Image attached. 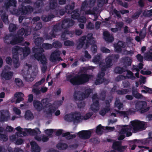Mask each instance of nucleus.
<instances>
[{
  "label": "nucleus",
  "instance_id": "nucleus-40",
  "mask_svg": "<svg viewBox=\"0 0 152 152\" xmlns=\"http://www.w3.org/2000/svg\"><path fill=\"white\" fill-rule=\"evenodd\" d=\"M25 129L28 130V131H27V132H29L31 134L35 136L37 135L38 134H40L41 133V132L39 128H37L36 130H32L31 129Z\"/></svg>",
  "mask_w": 152,
  "mask_h": 152
},
{
  "label": "nucleus",
  "instance_id": "nucleus-29",
  "mask_svg": "<svg viewBox=\"0 0 152 152\" xmlns=\"http://www.w3.org/2000/svg\"><path fill=\"white\" fill-rule=\"evenodd\" d=\"M39 1H37L34 4V6L35 8H39L41 7L40 9H39L38 10V13H41L43 12V10L42 9V8L44 6V4L42 2L43 0H39Z\"/></svg>",
  "mask_w": 152,
  "mask_h": 152
},
{
  "label": "nucleus",
  "instance_id": "nucleus-49",
  "mask_svg": "<svg viewBox=\"0 0 152 152\" xmlns=\"http://www.w3.org/2000/svg\"><path fill=\"white\" fill-rule=\"evenodd\" d=\"M43 41L42 37H38L35 39L34 43L37 46H39L41 45Z\"/></svg>",
  "mask_w": 152,
  "mask_h": 152
},
{
  "label": "nucleus",
  "instance_id": "nucleus-2",
  "mask_svg": "<svg viewBox=\"0 0 152 152\" xmlns=\"http://www.w3.org/2000/svg\"><path fill=\"white\" fill-rule=\"evenodd\" d=\"M14 14L16 15H25L31 13L33 11V8L30 5L25 6L22 5L18 9L13 10Z\"/></svg>",
  "mask_w": 152,
  "mask_h": 152
},
{
  "label": "nucleus",
  "instance_id": "nucleus-24",
  "mask_svg": "<svg viewBox=\"0 0 152 152\" xmlns=\"http://www.w3.org/2000/svg\"><path fill=\"white\" fill-rule=\"evenodd\" d=\"M62 21L63 24L66 26V28L73 26L75 23L73 20L70 18L65 19Z\"/></svg>",
  "mask_w": 152,
  "mask_h": 152
},
{
  "label": "nucleus",
  "instance_id": "nucleus-7",
  "mask_svg": "<svg viewBox=\"0 0 152 152\" xmlns=\"http://www.w3.org/2000/svg\"><path fill=\"white\" fill-rule=\"evenodd\" d=\"M147 105V103L145 101H138L135 104V108L138 110H140L142 113H144L149 110V107L145 108Z\"/></svg>",
  "mask_w": 152,
  "mask_h": 152
},
{
  "label": "nucleus",
  "instance_id": "nucleus-3",
  "mask_svg": "<svg viewBox=\"0 0 152 152\" xmlns=\"http://www.w3.org/2000/svg\"><path fill=\"white\" fill-rule=\"evenodd\" d=\"M32 50L33 53H34V57L35 59L40 61L42 65L47 63V59L45 56L44 54L38 52L39 48L33 47L32 48Z\"/></svg>",
  "mask_w": 152,
  "mask_h": 152
},
{
  "label": "nucleus",
  "instance_id": "nucleus-61",
  "mask_svg": "<svg viewBox=\"0 0 152 152\" xmlns=\"http://www.w3.org/2000/svg\"><path fill=\"white\" fill-rule=\"evenodd\" d=\"M92 90L91 89H86L84 93H83V94H84V96H83L84 99L87 98L89 96V95L91 93Z\"/></svg>",
  "mask_w": 152,
  "mask_h": 152
},
{
  "label": "nucleus",
  "instance_id": "nucleus-58",
  "mask_svg": "<svg viewBox=\"0 0 152 152\" xmlns=\"http://www.w3.org/2000/svg\"><path fill=\"white\" fill-rule=\"evenodd\" d=\"M66 12L64 9H61L57 10L55 12V14L57 16H59V15H63Z\"/></svg>",
  "mask_w": 152,
  "mask_h": 152
},
{
  "label": "nucleus",
  "instance_id": "nucleus-59",
  "mask_svg": "<svg viewBox=\"0 0 152 152\" xmlns=\"http://www.w3.org/2000/svg\"><path fill=\"white\" fill-rule=\"evenodd\" d=\"M42 46L45 50L51 49L53 48L52 45L49 43H43Z\"/></svg>",
  "mask_w": 152,
  "mask_h": 152
},
{
  "label": "nucleus",
  "instance_id": "nucleus-5",
  "mask_svg": "<svg viewBox=\"0 0 152 152\" xmlns=\"http://www.w3.org/2000/svg\"><path fill=\"white\" fill-rule=\"evenodd\" d=\"M92 99L93 103L91 106V109L94 112H97L99 109V98L96 94H94L92 96Z\"/></svg>",
  "mask_w": 152,
  "mask_h": 152
},
{
  "label": "nucleus",
  "instance_id": "nucleus-34",
  "mask_svg": "<svg viewBox=\"0 0 152 152\" xmlns=\"http://www.w3.org/2000/svg\"><path fill=\"white\" fill-rule=\"evenodd\" d=\"M55 17V16L53 14L47 16L45 15H43L41 17V19L44 22H48Z\"/></svg>",
  "mask_w": 152,
  "mask_h": 152
},
{
  "label": "nucleus",
  "instance_id": "nucleus-44",
  "mask_svg": "<svg viewBox=\"0 0 152 152\" xmlns=\"http://www.w3.org/2000/svg\"><path fill=\"white\" fill-rule=\"evenodd\" d=\"M56 146L57 148L61 150H65L68 147V145L62 142L58 143Z\"/></svg>",
  "mask_w": 152,
  "mask_h": 152
},
{
  "label": "nucleus",
  "instance_id": "nucleus-53",
  "mask_svg": "<svg viewBox=\"0 0 152 152\" xmlns=\"http://www.w3.org/2000/svg\"><path fill=\"white\" fill-rule=\"evenodd\" d=\"M52 45L53 47L55 48L58 49L61 48L62 46V45L61 42L58 41H56L53 42Z\"/></svg>",
  "mask_w": 152,
  "mask_h": 152
},
{
  "label": "nucleus",
  "instance_id": "nucleus-37",
  "mask_svg": "<svg viewBox=\"0 0 152 152\" xmlns=\"http://www.w3.org/2000/svg\"><path fill=\"white\" fill-rule=\"evenodd\" d=\"M57 5V0H50L49 2V9L48 10L46 9L47 11L49 9L53 10L55 9Z\"/></svg>",
  "mask_w": 152,
  "mask_h": 152
},
{
  "label": "nucleus",
  "instance_id": "nucleus-16",
  "mask_svg": "<svg viewBox=\"0 0 152 152\" xmlns=\"http://www.w3.org/2000/svg\"><path fill=\"white\" fill-rule=\"evenodd\" d=\"M15 49L16 50L18 49L19 51H21L23 53L24 57H26L29 55L31 52L28 46H25L23 48L21 47L16 46Z\"/></svg>",
  "mask_w": 152,
  "mask_h": 152
},
{
  "label": "nucleus",
  "instance_id": "nucleus-21",
  "mask_svg": "<svg viewBox=\"0 0 152 152\" xmlns=\"http://www.w3.org/2000/svg\"><path fill=\"white\" fill-rule=\"evenodd\" d=\"M86 36H83L81 37L79 39V43L77 45V49L80 50L83 48L84 44L86 43Z\"/></svg>",
  "mask_w": 152,
  "mask_h": 152
},
{
  "label": "nucleus",
  "instance_id": "nucleus-54",
  "mask_svg": "<svg viewBox=\"0 0 152 152\" xmlns=\"http://www.w3.org/2000/svg\"><path fill=\"white\" fill-rule=\"evenodd\" d=\"M17 28L16 25L14 24L11 23L9 25V29L10 32H14Z\"/></svg>",
  "mask_w": 152,
  "mask_h": 152
},
{
  "label": "nucleus",
  "instance_id": "nucleus-31",
  "mask_svg": "<svg viewBox=\"0 0 152 152\" xmlns=\"http://www.w3.org/2000/svg\"><path fill=\"white\" fill-rule=\"evenodd\" d=\"M24 94L21 92H16L14 94V96L15 98H17L16 100V103H19L21 101L23 100V97Z\"/></svg>",
  "mask_w": 152,
  "mask_h": 152
},
{
  "label": "nucleus",
  "instance_id": "nucleus-11",
  "mask_svg": "<svg viewBox=\"0 0 152 152\" xmlns=\"http://www.w3.org/2000/svg\"><path fill=\"white\" fill-rule=\"evenodd\" d=\"M94 38L93 37V35L92 33L88 34L87 36L86 45L83 48L84 49L88 48L90 45H91L95 42V41L93 40Z\"/></svg>",
  "mask_w": 152,
  "mask_h": 152
},
{
  "label": "nucleus",
  "instance_id": "nucleus-45",
  "mask_svg": "<svg viewBox=\"0 0 152 152\" xmlns=\"http://www.w3.org/2000/svg\"><path fill=\"white\" fill-rule=\"evenodd\" d=\"M16 48V46L13 48L12 49V59H19V50L18 49H16L15 48Z\"/></svg>",
  "mask_w": 152,
  "mask_h": 152
},
{
  "label": "nucleus",
  "instance_id": "nucleus-52",
  "mask_svg": "<svg viewBox=\"0 0 152 152\" xmlns=\"http://www.w3.org/2000/svg\"><path fill=\"white\" fill-rule=\"evenodd\" d=\"M146 29L144 27L140 31L139 36L141 37L142 39H144L146 36Z\"/></svg>",
  "mask_w": 152,
  "mask_h": 152
},
{
  "label": "nucleus",
  "instance_id": "nucleus-17",
  "mask_svg": "<svg viewBox=\"0 0 152 152\" xmlns=\"http://www.w3.org/2000/svg\"><path fill=\"white\" fill-rule=\"evenodd\" d=\"M17 0H7L4 3V7L7 10H8L11 6L15 7L17 4Z\"/></svg>",
  "mask_w": 152,
  "mask_h": 152
},
{
  "label": "nucleus",
  "instance_id": "nucleus-9",
  "mask_svg": "<svg viewBox=\"0 0 152 152\" xmlns=\"http://www.w3.org/2000/svg\"><path fill=\"white\" fill-rule=\"evenodd\" d=\"M105 75V73L104 72H100L98 73L97 75V78L96 79L95 82L96 85H99L103 83L107 84L108 83V80L104 77Z\"/></svg>",
  "mask_w": 152,
  "mask_h": 152
},
{
  "label": "nucleus",
  "instance_id": "nucleus-41",
  "mask_svg": "<svg viewBox=\"0 0 152 152\" xmlns=\"http://www.w3.org/2000/svg\"><path fill=\"white\" fill-rule=\"evenodd\" d=\"M33 75L34 74L35 75H34V76L32 77V75H28L27 76H24V78L25 80L28 82H31L33 81L34 80V78L36 77V75L34 72H32V73Z\"/></svg>",
  "mask_w": 152,
  "mask_h": 152
},
{
  "label": "nucleus",
  "instance_id": "nucleus-1",
  "mask_svg": "<svg viewBox=\"0 0 152 152\" xmlns=\"http://www.w3.org/2000/svg\"><path fill=\"white\" fill-rule=\"evenodd\" d=\"M92 76L91 75L82 74L80 75L73 76L71 75H68L66 77V80L69 81L73 85H79L88 82Z\"/></svg>",
  "mask_w": 152,
  "mask_h": 152
},
{
  "label": "nucleus",
  "instance_id": "nucleus-10",
  "mask_svg": "<svg viewBox=\"0 0 152 152\" xmlns=\"http://www.w3.org/2000/svg\"><path fill=\"white\" fill-rule=\"evenodd\" d=\"M91 132L89 130H82L77 133L79 137L84 140L89 139L91 135Z\"/></svg>",
  "mask_w": 152,
  "mask_h": 152
},
{
  "label": "nucleus",
  "instance_id": "nucleus-55",
  "mask_svg": "<svg viewBox=\"0 0 152 152\" xmlns=\"http://www.w3.org/2000/svg\"><path fill=\"white\" fill-rule=\"evenodd\" d=\"M129 91L128 89H123L121 90H118L116 91L117 94L118 95H124L127 94Z\"/></svg>",
  "mask_w": 152,
  "mask_h": 152
},
{
  "label": "nucleus",
  "instance_id": "nucleus-43",
  "mask_svg": "<svg viewBox=\"0 0 152 152\" xmlns=\"http://www.w3.org/2000/svg\"><path fill=\"white\" fill-rule=\"evenodd\" d=\"M33 118V115L30 110H28L26 111L25 115V118L26 120H31Z\"/></svg>",
  "mask_w": 152,
  "mask_h": 152
},
{
  "label": "nucleus",
  "instance_id": "nucleus-64",
  "mask_svg": "<svg viewBox=\"0 0 152 152\" xmlns=\"http://www.w3.org/2000/svg\"><path fill=\"white\" fill-rule=\"evenodd\" d=\"M64 45L67 46H73L74 45V43L72 41L66 40L64 42Z\"/></svg>",
  "mask_w": 152,
  "mask_h": 152
},
{
  "label": "nucleus",
  "instance_id": "nucleus-22",
  "mask_svg": "<svg viewBox=\"0 0 152 152\" xmlns=\"http://www.w3.org/2000/svg\"><path fill=\"white\" fill-rule=\"evenodd\" d=\"M83 116L81 115V113L79 112L76 111L74 113L73 122L75 123H79L82 120Z\"/></svg>",
  "mask_w": 152,
  "mask_h": 152
},
{
  "label": "nucleus",
  "instance_id": "nucleus-50",
  "mask_svg": "<svg viewBox=\"0 0 152 152\" xmlns=\"http://www.w3.org/2000/svg\"><path fill=\"white\" fill-rule=\"evenodd\" d=\"M49 108L47 110V113L48 114H52L56 110V107L54 106H52V104H49Z\"/></svg>",
  "mask_w": 152,
  "mask_h": 152
},
{
  "label": "nucleus",
  "instance_id": "nucleus-8",
  "mask_svg": "<svg viewBox=\"0 0 152 152\" xmlns=\"http://www.w3.org/2000/svg\"><path fill=\"white\" fill-rule=\"evenodd\" d=\"M118 54H112L105 59L106 66L111 67L113 65L112 62H115L119 58Z\"/></svg>",
  "mask_w": 152,
  "mask_h": 152
},
{
  "label": "nucleus",
  "instance_id": "nucleus-15",
  "mask_svg": "<svg viewBox=\"0 0 152 152\" xmlns=\"http://www.w3.org/2000/svg\"><path fill=\"white\" fill-rule=\"evenodd\" d=\"M30 33V27L29 26L26 27L25 29L24 28H22L17 32L18 34L20 37H22L24 34H25V36H27L29 35Z\"/></svg>",
  "mask_w": 152,
  "mask_h": 152
},
{
  "label": "nucleus",
  "instance_id": "nucleus-28",
  "mask_svg": "<svg viewBox=\"0 0 152 152\" xmlns=\"http://www.w3.org/2000/svg\"><path fill=\"white\" fill-rule=\"evenodd\" d=\"M23 40V38L22 37L18 36L15 37L10 41V44L12 45H15L17 43L22 42Z\"/></svg>",
  "mask_w": 152,
  "mask_h": 152
},
{
  "label": "nucleus",
  "instance_id": "nucleus-38",
  "mask_svg": "<svg viewBox=\"0 0 152 152\" xmlns=\"http://www.w3.org/2000/svg\"><path fill=\"white\" fill-rule=\"evenodd\" d=\"M126 71V68H124V67H121L120 66H116L114 69V72L115 73L119 74H121L125 72Z\"/></svg>",
  "mask_w": 152,
  "mask_h": 152
},
{
  "label": "nucleus",
  "instance_id": "nucleus-36",
  "mask_svg": "<svg viewBox=\"0 0 152 152\" xmlns=\"http://www.w3.org/2000/svg\"><path fill=\"white\" fill-rule=\"evenodd\" d=\"M124 44L121 41H119L117 44L115 45V48L117 52H120L122 50V48L124 47Z\"/></svg>",
  "mask_w": 152,
  "mask_h": 152
},
{
  "label": "nucleus",
  "instance_id": "nucleus-26",
  "mask_svg": "<svg viewBox=\"0 0 152 152\" xmlns=\"http://www.w3.org/2000/svg\"><path fill=\"white\" fill-rule=\"evenodd\" d=\"M75 3L72 2L71 4H68L65 7V10L66 12L68 14H71L75 8Z\"/></svg>",
  "mask_w": 152,
  "mask_h": 152
},
{
  "label": "nucleus",
  "instance_id": "nucleus-25",
  "mask_svg": "<svg viewBox=\"0 0 152 152\" xmlns=\"http://www.w3.org/2000/svg\"><path fill=\"white\" fill-rule=\"evenodd\" d=\"M132 92L133 96L136 99H142L143 98V95L138 93L137 90L134 87H133L132 88Z\"/></svg>",
  "mask_w": 152,
  "mask_h": 152
},
{
  "label": "nucleus",
  "instance_id": "nucleus-19",
  "mask_svg": "<svg viewBox=\"0 0 152 152\" xmlns=\"http://www.w3.org/2000/svg\"><path fill=\"white\" fill-rule=\"evenodd\" d=\"M63 24V21H62L61 23H58L54 25L51 31L55 33L61 29H66V26H65L64 24Z\"/></svg>",
  "mask_w": 152,
  "mask_h": 152
},
{
  "label": "nucleus",
  "instance_id": "nucleus-48",
  "mask_svg": "<svg viewBox=\"0 0 152 152\" xmlns=\"http://www.w3.org/2000/svg\"><path fill=\"white\" fill-rule=\"evenodd\" d=\"M73 14L71 15L72 18L74 19L78 20L80 14L79 13V11L77 10H76L72 11Z\"/></svg>",
  "mask_w": 152,
  "mask_h": 152
},
{
  "label": "nucleus",
  "instance_id": "nucleus-46",
  "mask_svg": "<svg viewBox=\"0 0 152 152\" xmlns=\"http://www.w3.org/2000/svg\"><path fill=\"white\" fill-rule=\"evenodd\" d=\"M74 113L71 114L66 115L64 117V119L66 121L69 122L73 121Z\"/></svg>",
  "mask_w": 152,
  "mask_h": 152
},
{
  "label": "nucleus",
  "instance_id": "nucleus-51",
  "mask_svg": "<svg viewBox=\"0 0 152 152\" xmlns=\"http://www.w3.org/2000/svg\"><path fill=\"white\" fill-rule=\"evenodd\" d=\"M142 10L141 9H139L138 11H137L132 16V18L133 19H136L139 17V16L141 14Z\"/></svg>",
  "mask_w": 152,
  "mask_h": 152
},
{
  "label": "nucleus",
  "instance_id": "nucleus-56",
  "mask_svg": "<svg viewBox=\"0 0 152 152\" xmlns=\"http://www.w3.org/2000/svg\"><path fill=\"white\" fill-rule=\"evenodd\" d=\"M110 109H109L108 108H103L99 112V114L101 115L104 116L105 115L106 113L110 111Z\"/></svg>",
  "mask_w": 152,
  "mask_h": 152
},
{
  "label": "nucleus",
  "instance_id": "nucleus-14",
  "mask_svg": "<svg viewBox=\"0 0 152 152\" xmlns=\"http://www.w3.org/2000/svg\"><path fill=\"white\" fill-rule=\"evenodd\" d=\"M39 88H33L32 89V92L36 96L40 95L41 93H45L48 91V88L46 87H41L40 89Z\"/></svg>",
  "mask_w": 152,
  "mask_h": 152
},
{
  "label": "nucleus",
  "instance_id": "nucleus-47",
  "mask_svg": "<svg viewBox=\"0 0 152 152\" xmlns=\"http://www.w3.org/2000/svg\"><path fill=\"white\" fill-rule=\"evenodd\" d=\"M115 106L120 110L123 108V104L121 102L119 99H117L115 102Z\"/></svg>",
  "mask_w": 152,
  "mask_h": 152
},
{
  "label": "nucleus",
  "instance_id": "nucleus-60",
  "mask_svg": "<svg viewBox=\"0 0 152 152\" xmlns=\"http://www.w3.org/2000/svg\"><path fill=\"white\" fill-rule=\"evenodd\" d=\"M45 78H42L40 81L37 82L34 84L33 86V88H35L39 86L42 84L45 81Z\"/></svg>",
  "mask_w": 152,
  "mask_h": 152
},
{
  "label": "nucleus",
  "instance_id": "nucleus-39",
  "mask_svg": "<svg viewBox=\"0 0 152 152\" xmlns=\"http://www.w3.org/2000/svg\"><path fill=\"white\" fill-rule=\"evenodd\" d=\"M10 119V115L6 116L2 112H1L0 115V122H4L7 121Z\"/></svg>",
  "mask_w": 152,
  "mask_h": 152
},
{
  "label": "nucleus",
  "instance_id": "nucleus-32",
  "mask_svg": "<svg viewBox=\"0 0 152 152\" xmlns=\"http://www.w3.org/2000/svg\"><path fill=\"white\" fill-rule=\"evenodd\" d=\"M122 60L123 64L125 65L124 67H125L126 68V65L129 66L131 65L132 63V59L128 57L122 58Z\"/></svg>",
  "mask_w": 152,
  "mask_h": 152
},
{
  "label": "nucleus",
  "instance_id": "nucleus-30",
  "mask_svg": "<svg viewBox=\"0 0 152 152\" xmlns=\"http://www.w3.org/2000/svg\"><path fill=\"white\" fill-rule=\"evenodd\" d=\"M56 34L51 31L49 33H45L43 35L44 38L46 40L51 39L53 38H55Z\"/></svg>",
  "mask_w": 152,
  "mask_h": 152
},
{
  "label": "nucleus",
  "instance_id": "nucleus-42",
  "mask_svg": "<svg viewBox=\"0 0 152 152\" xmlns=\"http://www.w3.org/2000/svg\"><path fill=\"white\" fill-rule=\"evenodd\" d=\"M105 130V127L99 124L96 127V132L97 134H101Z\"/></svg>",
  "mask_w": 152,
  "mask_h": 152
},
{
  "label": "nucleus",
  "instance_id": "nucleus-6",
  "mask_svg": "<svg viewBox=\"0 0 152 152\" xmlns=\"http://www.w3.org/2000/svg\"><path fill=\"white\" fill-rule=\"evenodd\" d=\"M112 148L113 150H111V152H124L127 148L126 145L122 146L121 141H115L114 142L112 145Z\"/></svg>",
  "mask_w": 152,
  "mask_h": 152
},
{
  "label": "nucleus",
  "instance_id": "nucleus-20",
  "mask_svg": "<svg viewBox=\"0 0 152 152\" xmlns=\"http://www.w3.org/2000/svg\"><path fill=\"white\" fill-rule=\"evenodd\" d=\"M59 52L58 51L55 50L51 53L50 57V60L53 62H56L57 59H60L62 60L61 58L59 57Z\"/></svg>",
  "mask_w": 152,
  "mask_h": 152
},
{
  "label": "nucleus",
  "instance_id": "nucleus-18",
  "mask_svg": "<svg viewBox=\"0 0 152 152\" xmlns=\"http://www.w3.org/2000/svg\"><path fill=\"white\" fill-rule=\"evenodd\" d=\"M33 105L35 109L39 111L42 110L44 107V106L42 102L37 100H34Z\"/></svg>",
  "mask_w": 152,
  "mask_h": 152
},
{
  "label": "nucleus",
  "instance_id": "nucleus-4",
  "mask_svg": "<svg viewBox=\"0 0 152 152\" xmlns=\"http://www.w3.org/2000/svg\"><path fill=\"white\" fill-rule=\"evenodd\" d=\"M130 123L131 124L132 129H133L135 132H137L139 131L144 130L145 129L144 122L135 120L131 121Z\"/></svg>",
  "mask_w": 152,
  "mask_h": 152
},
{
  "label": "nucleus",
  "instance_id": "nucleus-33",
  "mask_svg": "<svg viewBox=\"0 0 152 152\" xmlns=\"http://www.w3.org/2000/svg\"><path fill=\"white\" fill-rule=\"evenodd\" d=\"M145 59L148 61H152V50L151 49L144 55Z\"/></svg>",
  "mask_w": 152,
  "mask_h": 152
},
{
  "label": "nucleus",
  "instance_id": "nucleus-12",
  "mask_svg": "<svg viewBox=\"0 0 152 152\" xmlns=\"http://www.w3.org/2000/svg\"><path fill=\"white\" fill-rule=\"evenodd\" d=\"M13 74L12 72L3 71L0 76L1 79H4L5 80H10L12 78Z\"/></svg>",
  "mask_w": 152,
  "mask_h": 152
},
{
  "label": "nucleus",
  "instance_id": "nucleus-63",
  "mask_svg": "<svg viewBox=\"0 0 152 152\" xmlns=\"http://www.w3.org/2000/svg\"><path fill=\"white\" fill-rule=\"evenodd\" d=\"M126 72H127V76H126V78H135V77L134 76V75L133 73L131 71L129 70H127L126 69Z\"/></svg>",
  "mask_w": 152,
  "mask_h": 152
},
{
  "label": "nucleus",
  "instance_id": "nucleus-35",
  "mask_svg": "<svg viewBox=\"0 0 152 152\" xmlns=\"http://www.w3.org/2000/svg\"><path fill=\"white\" fill-rule=\"evenodd\" d=\"M132 129V127L131 126L124 125V127L121 129L120 132V134H125L127 131H131Z\"/></svg>",
  "mask_w": 152,
  "mask_h": 152
},
{
  "label": "nucleus",
  "instance_id": "nucleus-62",
  "mask_svg": "<svg viewBox=\"0 0 152 152\" xmlns=\"http://www.w3.org/2000/svg\"><path fill=\"white\" fill-rule=\"evenodd\" d=\"M88 3L86 1H84L82 2L80 8L81 11H85L87 7Z\"/></svg>",
  "mask_w": 152,
  "mask_h": 152
},
{
  "label": "nucleus",
  "instance_id": "nucleus-27",
  "mask_svg": "<svg viewBox=\"0 0 152 152\" xmlns=\"http://www.w3.org/2000/svg\"><path fill=\"white\" fill-rule=\"evenodd\" d=\"M31 148L32 152H40V148L37 144L34 141L30 143Z\"/></svg>",
  "mask_w": 152,
  "mask_h": 152
},
{
  "label": "nucleus",
  "instance_id": "nucleus-57",
  "mask_svg": "<svg viewBox=\"0 0 152 152\" xmlns=\"http://www.w3.org/2000/svg\"><path fill=\"white\" fill-rule=\"evenodd\" d=\"M15 81L16 85L19 87H21L23 86V83L20 79L19 78H15Z\"/></svg>",
  "mask_w": 152,
  "mask_h": 152
},
{
  "label": "nucleus",
  "instance_id": "nucleus-13",
  "mask_svg": "<svg viewBox=\"0 0 152 152\" xmlns=\"http://www.w3.org/2000/svg\"><path fill=\"white\" fill-rule=\"evenodd\" d=\"M84 96L83 92L79 91H76L74 93L73 98L76 101H82L84 99Z\"/></svg>",
  "mask_w": 152,
  "mask_h": 152
},
{
  "label": "nucleus",
  "instance_id": "nucleus-23",
  "mask_svg": "<svg viewBox=\"0 0 152 152\" xmlns=\"http://www.w3.org/2000/svg\"><path fill=\"white\" fill-rule=\"evenodd\" d=\"M104 38L105 40L107 42H112L114 40L113 36L110 35L107 31H104L103 33Z\"/></svg>",
  "mask_w": 152,
  "mask_h": 152
}]
</instances>
